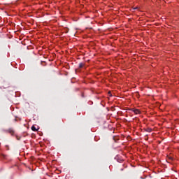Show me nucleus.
I'll use <instances>...</instances> for the list:
<instances>
[{
	"label": "nucleus",
	"instance_id": "obj_1",
	"mask_svg": "<svg viewBox=\"0 0 179 179\" xmlns=\"http://www.w3.org/2000/svg\"><path fill=\"white\" fill-rule=\"evenodd\" d=\"M130 111H132L136 115L141 114V110H139V109L133 108V109L130 110Z\"/></svg>",
	"mask_w": 179,
	"mask_h": 179
},
{
	"label": "nucleus",
	"instance_id": "obj_2",
	"mask_svg": "<svg viewBox=\"0 0 179 179\" xmlns=\"http://www.w3.org/2000/svg\"><path fill=\"white\" fill-rule=\"evenodd\" d=\"M31 129H32V131H34L35 132L37 131V128L36 127V126H32Z\"/></svg>",
	"mask_w": 179,
	"mask_h": 179
},
{
	"label": "nucleus",
	"instance_id": "obj_3",
	"mask_svg": "<svg viewBox=\"0 0 179 179\" xmlns=\"http://www.w3.org/2000/svg\"><path fill=\"white\" fill-rule=\"evenodd\" d=\"M83 65L82 64H80V68H82Z\"/></svg>",
	"mask_w": 179,
	"mask_h": 179
},
{
	"label": "nucleus",
	"instance_id": "obj_4",
	"mask_svg": "<svg viewBox=\"0 0 179 179\" xmlns=\"http://www.w3.org/2000/svg\"><path fill=\"white\" fill-rule=\"evenodd\" d=\"M150 131H152V129H150Z\"/></svg>",
	"mask_w": 179,
	"mask_h": 179
},
{
	"label": "nucleus",
	"instance_id": "obj_5",
	"mask_svg": "<svg viewBox=\"0 0 179 179\" xmlns=\"http://www.w3.org/2000/svg\"><path fill=\"white\" fill-rule=\"evenodd\" d=\"M12 134H13V131H12Z\"/></svg>",
	"mask_w": 179,
	"mask_h": 179
}]
</instances>
